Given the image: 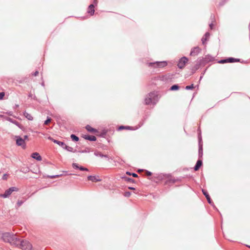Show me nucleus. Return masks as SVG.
<instances>
[{
	"instance_id": "obj_1",
	"label": "nucleus",
	"mask_w": 250,
	"mask_h": 250,
	"mask_svg": "<svg viewBox=\"0 0 250 250\" xmlns=\"http://www.w3.org/2000/svg\"><path fill=\"white\" fill-rule=\"evenodd\" d=\"M158 101V97L156 92H151L146 95L145 102L146 105H149L151 104H155Z\"/></svg>"
},
{
	"instance_id": "obj_2",
	"label": "nucleus",
	"mask_w": 250,
	"mask_h": 250,
	"mask_svg": "<svg viewBox=\"0 0 250 250\" xmlns=\"http://www.w3.org/2000/svg\"><path fill=\"white\" fill-rule=\"evenodd\" d=\"M23 250H31L32 245L27 241L21 240L20 239L18 243V247Z\"/></svg>"
},
{
	"instance_id": "obj_3",
	"label": "nucleus",
	"mask_w": 250,
	"mask_h": 250,
	"mask_svg": "<svg viewBox=\"0 0 250 250\" xmlns=\"http://www.w3.org/2000/svg\"><path fill=\"white\" fill-rule=\"evenodd\" d=\"M167 64V62L166 61H156L148 63V66L153 68H163L166 66Z\"/></svg>"
},
{
	"instance_id": "obj_4",
	"label": "nucleus",
	"mask_w": 250,
	"mask_h": 250,
	"mask_svg": "<svg viewBox=\"0 0 250 250\" xmlns=\"http://www.w3.org/2000/svg\"><path fill=\"white\" fill-rule=\"evenodd\" d=\"M198 157L199 159H202L203 155V143L202 137L201 136V132L198 133Z\"/></svg>"
},
{
	"instance_id": "obj_5",
	"label": "nucleus",
	"mask_w": 250,
	"mask_h": 250,
	"mask_svg": "<svg viewBox=\"0 0 250 250\" xmlns=\"http://www.w3.org/2000/svg\"><path fill=\"white\" fill-rule=\"evenodd\" d=\"M19 190L18 188L12 187L7 190H6L4 193L0 194V197H2L4 198H8L13 191H18Z\"/></svg>"
},
{
	"instance_id": "obj_6",
	"label": "nucleus",
	"mask_w": 250,
	"mask_h": 250,
	"mask_svg": "<svg viewBox=\"0 0 250 250\" xmlns=\"http://www.w3.org/2000/svg\"><path fill=\"white\" fill-rule=\"evenodd\" d=\"M20 238L16 234H13L11 237L9 241H7L6 242L10 243L11 245L14 246L16 247H18V243Z\"/></svg>"
},
{
	"instance_id": "obj_7",
	"label": "nucleus",
	"mask_w": 250,
	"mask_h": 250,
	"mask_svg": "<svg viewBox=\"0 0 250 250\" xmlns=\"http://www.w3.org/2000/svg\"><path fill=\"white\" fill-rule=\"evenodd\" d=\"M16 145L18 146H21L23 148H25L26 147V144L24 141V139L22 138L20 136H16Z\"/></svg>"
},
{
	"instance_id": "obj_8",
	"label": "nucleus",
	"mask_w": 250,
	"mask_h": 250,
	"mask_svg": "<svg viewBox=\"0 0 250 250\" xmlns=\"http://www.w3.org/2000/svg\"><path fill=\"white\" fill-rule=\"evenodd\" d=\"M188 58L184 56L182 57L178 61L177 64L178 67L180 69H183L185 67L186 64L188 62Z\"/></svg>"
},
{
	"instance_id": "obj_9",
	"label": "nucleus",
	"mask_w": 250,
	"mask_h": 250,
	"mask_svg": "<svg viewBox=\"0 0 250 250\" xmlns=\"http://www.w3.org/2000/svg\"><path fill=\"white\" fill-rule=\"evenodd\" d=\"M214 59V57L209 55H208L206 56L205 58L202 59L199 58V60L203 62V64H205L209 62H212Z\"/></svg>"
},
{
	"instance_id": "obj_10",
	"label": "nucleus",
	"mask_w": 250,
	"mask_h": 250,
	"mask_svg": "<svg viewBox=\"0 0 250 250\" xmlns=\"http://www.w3.org/2000/svg\"><path fill=\"white\" fill-rule=\"evenodd\" d=\"M203 64V62H201V61L199 60V59L196 61V63L194 65V66L191 69V74H193L195 73L196 71H197L200 67L201 65Z\"/></svg>"
},
{
	"instance_id": "obj_11",
	"label": "nucleus",
	"mask_w": 250,
	"mask_h": 250,
	"mask_svg": "<svg viewBox=\"0 0 250 250\" xmlns=\"http://www.w3.org/2000/svg\"><path fill=\"white\" fill-rule=\"evenodd\" d=\"M200 51L201 49L199 47L196 46L193 47L190 51V55L191 56H197L200 52Z\"/></svg>"
},
{
	"instance_id": "obj_12",
	"label": "nucleus",
	"mask_w": 250,
	"mask_h": 250,
	"mask_svg": "<svg viewBox=\"0 0 250 250\" xmlns=\"http://www.w3.org/2000/svg\"><path fill=\"white\" fill-rule=\"evenodd\" d=\"M72 166L73 168L76 169H79L81 171H88L89 170L86 167H83V166H80L77 163H73L72 165Z\"/></svg>"
},
{
	"instance_id": "obj_13",
	"label": "nucleus",
	"mask_w": 250,
	"mask_h": 250,
	"mask_svg": "<svg viewBox=\"0 0 250 250\" xmlns=\"http://www.w3.org/2000/svg\"><path fill=\"white\" fill-rule=\"evenodd\" d=\"M13 234V233L10 232L3 233L2 234V239L4 242H6L7 241L9 240Z\"/></svg>"
},
{
	"instance_id": "obj_14",
	"label": "nucleus",
	"mask_w": 250,
	"mask_h": 250,
	"mask_svg": "<svg viewBox=\"0 0 250 250\" xmlns=\"http://www.w3.org/2000/svg\"><path fill=\"white\" fill-rule=\"evenodd\" d=\"M202 192H203V194L205 195V196L206 197V198H207V200L208 201V202L211 205H212L213 204L211 198H210V197L209 195V194L208 193V191L205 189H202Z\"/></svg>"
},
{
	"instance_id": "obj_15",
	"label": "nucleus",
	"mask_w": 250,
	"mask_h": 250,
	"mask_svg": "<svg viewBox=\"0 0 250 250\" xmlns=\"http://www.w3.org/2000/svg\"><path fill=\"white\" fill-rule=\"evenodd\" d=\"M87 179L94 182H100L102 181V179L99 178V176L89 175L87 177Z\"/></svg>"
},
{
	"instance_id": "obj_16",
	"label": "nucleus",
	"mask_w": 250,
	"mask_h": 250,
	"mask_svg": "<svg viewBox=\"0 0 250 250\" xmlns=\"http://www.w3.org/2000/svg\"><path fill=\"white\" fill-rule=\"evenodd\" d=\"M202 165H203V162H202V159H198V160H197V161L194 167V170L195 171L198 170L199 169V168L201 167L202 166Z\"/></svg>"
},
{
	"instance_id": "obj_17",
	"label": "nucleus",
	"mask_w": 250,
	"mask_h": 250,
	"mask_svg": "<svg viewBox=\"0 0 250 250\" xmlns=\"http://www.w3.org/2000/svg\"><path fill=\"white\" fill-rule=\"evenodd\" d=\"M6 120H7V121L10 122V123H12L15 124V125H16L17 126H18L20 128H21V127H22L21 125L17 121H16L11 118H10V117H7Z\"/></svg>"
},
{
	"instance_id": "obj_18",
	"label": "nucleus",
	"mask_w": 250,
	"mask_h": 250,
	"mask_svg": "<svg viewBox=\"0 0 250 250\" xmlns=\"http://www.w3.org/2000/svg\"><path fill=\"white\" fill-rule=\"evenodd\" d=\"M83 137L87 140L90 141H95L97 140L96 137L95 136L90 135H84L83 136Z\"/></svg>"
},
{
	"instance_id": "obj_19",
	"label": "nucleus",
	"mask_w": 250,
	"mask_h": 250,
	"mask_svg": "<svg viewBox=\"0 0 250 250\" xmlns=\"http://www.w3.org/2000/svg\"><path fill=\"white\" fill-rule=\"evenodd\" d=\"M31 157L37 161H40L42 160V157L38 152H34L31 154Z\"/></svg>"
},
{
	"instance_id": "obj_20",
	"label": "nucleus",
	"mask_w": 250,
	"mask_h": 250,
	"mask_svg": "<svg viewBox=\"0 0 250 250\" xmlns=\"http://www.w3.org/2000/svg\"><path fill=\"white\" fill-rule=\"evenodd\" d=\"M95 6L93 4H90L88 7L87 12L91 15L92 16L94 15L95 12L94 10Z\"/></svg>"
},
{
	"instance_id": "obj_21",
	"label": "nucleus",
	"mask_w": 250,
	"mask_h": 250,
	"mask_svg": "<svg viewBox=\"0 0 250 250\" xmlns=\"http://www.w3.org/2000/svg\"><path fill=\"white\" fill-rule=\"evenodd\" d=\"M85 129L87 130V131L91 133H96L98 132L96 129L93 128L88 125H86Z\"/></svg>"
},
{
	"instance_id": "obj_22",
	"label": "nucleus",
	"mask_w": 250,
	"mask_h": 250,
	"mask_svg": "<svg viewBox=\"0 0 250 250\" xmlns=\"http://www.w3.org/2000/svg\"><path fill=\"white\" fill-rule=\"evenodd\" d=\"M227 59L228 63H233L235 62H239L240 60L239 59H236L232 57H229Z\"/></svg>"
},
{
	"instance_id": "obj_23",
	"label": "nucleus",
	"mask_w": 250,
	"mask_h": 250,
	"mask_svg": "<svg viewBox=\"0 0 250 250\" xmlns=\"http://www.w3.org/2000/svg\"><path fill=\"white\" fill-rule=\"evenodd\" d=\"M132 127H133L130 126L120 125L118 127V130L120 131L123 129L132 130Z\"/></svg>"
},
{
	"instance_id": "obj_24",
	"label": "nucleus",
	"mask_w": 250,
	"mask_h": 250,
	"mask_svg": "<svg viewBox=\"0 0 250 250\" xmlns=\"http://www.w3.org/2000/svg\"><path fill=\"white\" fill-rule=\"evenodd\" d=\"M23 115L25 116V117L28 120L32 121L33 120V118L32 116V115L28 113V112L25 111L23 113Z\"/></svg>"
},
{
	"instance_id": "obj_25",
	"label": "nucleus",
	"mask_w": 250,
	"mask_h": 250,
	"mask_svg": "<svg viewBox=\"0 0 250 250\" xmlns=\"http://www.w3.org/2000/svg\"><path fill=\"white\" fill-rule=\"evenodd\" d=\"M62 148L65 149H66V150H67L68 151H69V152H76V150H74L73 148H72V147L67 146L65 144L64 146Z\"/></svg>"
},
{
	"instance_id": "obj_26",
	"label": "nucleus",
	"mask_w": 250,
	"mask_h": 250,
	"mask_svg": "<svg viewBox=\"0 0 250 250\" xmlns=\"http://www.w3.org/2000/svg\"><path fill=\"white\" fill-rule=\"evenodd\" d=\"M179 88H180V86H179V85L177 84H175L172 85L170 87L169 90L171 91H176V90H178V89H179Z\"/></svg>"
},
{
	"instance_id": "obj_27",
	"label": "nucleus",
	"mask_w": 250,
	"mask_h": 250,
	"mask_svg": "<svg viewBox=\"0 0 250 250\" xmlns=\"http://www.w3.org/2000/svg\"><path fill=\"white\" fill-rule=\"evenodd\" d=\"M123 179H124L127 182H130V183H135V181L134 179H132V178H129V177H126V176H124L122 177Z\"/></svg>"
},
{
	"instance_id": "obj_28",
	"label": "nucleus",
	"mask_w": 250,
	"mask_h": 250,
	"mask_svg": "<svg viewBox=\"0 0 250 250\" xmlns=\"http://www.w3.org/2000/svg\"><path fill=\"white\" fill-rule=\"evenodd\" d=\"M53 142L56 144H58L60 146H61L62 148L64 146L65 143L63 142H61L57 140L53 141Z\"/></svg>"
},
{
	"instance_id": "obj_29",
	"label": "nucleus",
	"mask_w": 250,
	"mask_h": 250,
	"mask_svg": "<svg viewBox=\"0 0 250 250\" xmlns=\"http://www.w3.org/2000/svg\"><path fill=\"white\" fill-rule=\"evenodd\" d=\"M70 138L72 139V140L74 142H78L79 140V137L77 136H76V135L73 134H72L70 135Z\"/></svg>"
},
{
	"instance_id": "obj_30",
	"label": "nucleus",
	"mask_w": 250,
	"mask_h": 250,
	"mask_svg": "<svg viewBox=\"0 0 250 250\" xmlns=\"http://www.w3.org/2000/svg\"><path fill=\"white\" fill-rule=\"evenodd\" d=\"M176 182H177V180H176L175 178H170L167 181V183H171V184H174Z\"/></svg>"
},
{
	"instance_id": "obj_31",
	"label": "nucleus",
	"mask_w": 250,
	"mask_h": 250,
	"mask_svg": "<svg viewBox=\"0 0 250 250\" xmlns=\"http://www.w3.org/2000/svg\"><path fill=\"white\" fill-rule=\"evenodd\" d=\"M94 155L96 156H99L101 158H103L104 154H102L101 152L98 151H96L94 152Z\"/></svg>"
},
{
	"instance_id": "obj_32",
	"label": "nucleus",
	"mask_w": 250,
	"mask_h": 250,
	"mask_svg": "<svg viewBox=\"0 0 250 250\" xmlns=\"http://www.w3.org/2000/svg\"><path fill=\"white\" fill-rule=\"evenodd\" d=\"M106 134H107V130L104 129L101 132L100 136L102 137H104L105 136V135H106Z\"/></svg>"
},
{
	"instance_id": "obj_33",
	"label": "nucleus",
	"mask_w": 250,
	"mask_h": 250,
	"mask_svg": "<svg viewBox=\"0 0 250 250\" xmlns=\"http://www.w3.org/2000/svg\"><path fill=\"white\" fill-rule=\"evenodd\" d=\"M126 174L128 175H132L133 177H138V175L135 173H132L129 171H126Z\"/></svg>"
},
{
	"instance_id": "obj_34",
	"label": "nucleus",
	"mask_w": 250,
	"mask_h": 250,
	"mask_svg": "<svg viewBox=\"0 0 250 250\" xmlns=\"http://www.w3.org/2000/svg\"><path fill=\"white\" fill-rule=\"evenodd\" d=\"M194 88V86L193 84H191V85L186 86L185 87V89L186 90H191V89H193Z\"/></svg>"
},
{
	"instance_id": "obj_35",
	"label": "nucleus",
	"mask_w": 250,
	"mask_h": 250,
	"mask_svg": "<svg viewBox=\"0 0 250 250\" xmlns=\"http://www.w3.org/2000/svg\"><path fill=\"white\" fill-rule=\"evenodd\" d=\"M51 121V118L47 117L46 120L44 121V124L45 125H48Z\"/></svg>"
},
{
	"instance_id": "obj_36",
	"label": "nucleus",
	"mask_w": 250,
	"mask_h": 250,
	"mask_svg": "<svg viewBox=\"0 0 250 250\" xmlns=\"http://www.w3.org/2000/svg\"><path fill=\"white\" fill-rule=\"evenodd\" d=\"M23 203H24V201H23L19 200L17 201V208L20 207L21 206V205H22Z\"/></svg>"
},
{
	"instance_id": "obj_37",
	"label": "nucleus",
	"mask_w": 250,
	"mask_h": 250,
	"mask_svg": "<svg viewBox=\"0 0 250 250\" xmlns=\"http://www.w3.org/2000/svg\"><path fill=\"white\" fill-rule=\"evenodd\" d=\"M218 63H228L227 62V59L226 58V59H221L220 60H219L218 62Z\"/></svg>"
},
{
	"instance_id": "obj_38",
	"label": "nucleus",
	"mask_w": 250,
	"mask_h": 250,
	"mask_svg": "<svg viewBox=\"0 0 250 250\" xmlns=\"http://www.w3.org/2000/svg\"><path fill=\"white\" fill-rule=\"evenodd\" d=\"M89 152V148L88 147L86 148L84 150L79 151L81 153H87Z\"/></svg>"
},
{
	"instance_id": "obj_39",
	"label": "nucleus",
	"mask_w": 250,
	"mask_h": 250,
	"mask_svg": "<svg viewBox=\"0 0 250 250\" xmlns=\"http://www.w3.org/2000/svg\"><path fill=\"white\" fill-rule=\"evenodd\" d=\"M145 174H146V176H150L152 175V172H151L149 171H148V170H145Z\"/></svg>"
},
{
	"instance_id": "obj_40",
	"label": "nucleus",
	"mask_w": 250,
	"mask_h": 250,
	"mask_svg": "<svg viewBox=\"0 0 250 250\" xmlns=\"http://www.w3.org/2000/svg\"><path fill=\"white\" fill-rule=\"evenodd\" d=\"M5 96V93L3 92H0V100H1L3 99Z\"/></svg>"
},
{
	"instance_id": "obj_41",
	"label": "nucleus",
	"mask_w": 250,
	"mask_h": 250,
	"mask_svg": "<svg viewBox=\"0 0 250 250\" xmlns=\"http://www.w3.org/2000/svg\"><path fill=\"white\" fill-rule=\"evenodd\" d=\"M131 195V192L129 191H125L124 194L125 197H129Z\"/></svg>"
},
{
	"instance_id": "obj_42",
	"label": "nucleus",
	"mask_w": 250,
	"mask_h": 250,
	"mask_svg": "<svg viewBox=\"0 0 250 250\" xmlns=\"http://www.w3.org/2000/svg\"><path fill=\"white\" fill-rule=\"evenodd\" d=\"M202 43L203 44H206V41L207 40V38L203 37L202 38Z\"/></svg>"
},
{
	"instance_id": "obj_43",
	"label": "nucleus",
	"mask_w": 250,
	"mask_h": 250,
	"mask_svg": "<svg viewBox=\"0 0 250 250\" xmlns=\"http://www.w3.org/2000/svg\"><path fill=\"white\" fill-rule=\"evenodd\" d=\"M61 175H55L49 176L48 177H50V178L53 179V178L59 177Z\"/></svg>"
},
{
	"instance_id": "obj_44",
	"label": "nucleus",
	"mask_w": 250,
	"mask_h": 250,
	"mask_svg": "<svg viewBox=\"0 0 250 250\" xmlns=\"http://www.w3.org/2000/svg\"><path fill=\"white\" fill-rule=\"evenodd\" d=\"M8 175L7 174H4L2 176V179L3 180H6L7 179Z\"/></svg>"
},
{
	"instance_id": "obj_45",
	"label": "nucleus",
	"mask_w": 250,
	"mask_h": 250,
	"mask_svg": "<svg viewBox=\"0 0 250 250\" xmlns=\"http://www.w3.org/2000/svg\"><path fill=\"white\" fill-rule=\"evenodd\" d=\"M207 69H206L202 73V75L201 76H200V80L199 81H201V79H202L203 77V75L205 74V72H206V71Z\"/></svg>"
},
{
	"instance_id": "obj_46",
	"label": "nucleus",
	"mask_w": 250,
	"mask_h": 250,
	"mask_svg": "<svg viewBox=\"0 0 250 250\" xmlns=\"http://www.w3.org/2000/svg\"><path fill=\"white\" fill-rule=\"evenodd\" d=\"M210 34L208 32H206L204 35V37L207 38L209 36Z\"/></svg>"
},
{
	"instance_id": "obj_47",
	"label": "nucleus",
	"mask_w": 250,
	"mask_h": 250,
	"mask_svg": "<svg viewBox=\"0 0 250 250\" xmlns=\"http://www.w3.org/2000/svg\"><path fill=\"white\" fill-rule=\"evenodd\" d=\"M39 74L38 71H36L32 75L34 76H37Z\"/></svg>"
},
{
	"instance_id": "obj_48",
	"label": "nucleus",
	"mask_w": 250,
	"mask_h": 250,
	"mask_svg": "<svg viewBox=\"0 0 250 250\" xmlns=\"http://www.w3.org/2000/svg\"><path fill=\"white\" fill-rule=\"evenodd\" d=\"M98 4V0H93V4L94 5H97Z\"/></svg>"
},
{
	"instance_id": "obj_49",
	"label": "nucleus",
	"mask_w": 250,
	"mask_h": 250,
	"mask_svg": "<svg viewBox=\"0 0 250 250\" xmlns=\"http://www.w3.org/2000/svg\"><path fill=\"white\" fill-rule=\"evenodd\" d=\"M48 139L49 140H51L53 142V141L55 140V139H53L52 137L49 136Z\"/></svg>"
},
{
	"instance_id": "obj_50",
	"label": "nucleus",
	"mask_w": 250,
	"mask_h": 250,
	"mask_svg": "<svg viewBox=\"0 0 250 250\" xmlns=\"http://www.w3.org/2000/svg\"><path fill=\"white\" fill-rule=\"evenodd\" d=\"M128 188L131 190H135V188L134 187H129Z\"/></svg>"
},
{
	"instance_id": "obj_51",
	"label": "nucleus",
	"mask_w": 250,
	"mask_h": 250,
	"mask_svg": "<svg viewBox=\"0 0 250 250\" xmlns=\"http://www.w3.org/2000/svg\"><path fill=\"white\" fill-rule=\"evenodd\" d=\"M209 26L210 28V29H212V27H213V23H211L210 24H209Z\"/></svg>"
},
{
	"instance_id": "obj_52",
	"label": "nucleus",
	"mask_w": 250,
	"mask_h": 250,
	"mask_svg": "<svg viewBox=\"0 0 250 250\" xmlns=\"http://www.w3.org/2000/svg\"><path fill=\"white\" fill-rule=\"evenodd\" d=\"M225 0H223V1H222V2H220V4H219V5H220V6L223 5L224 4V1H225Z\"/></svg>"
},
{
	"instance_id": "obj_53",
	"label": "nucleus",
	"mask_w": 250,
	"mask_h": 250,
	"mask_svg": "<svg viewBox=\"0 0 250 250\" xmlns=\"http://www.w3.org/2000/svg\"><path fill=\"white\" fill-rule=\"evenodd\" d=\"M28 136H27V135H24V139H24V140H26V139H28Z\"/></svg>"
},
{
	"instance_id": "obj_54",
	"label": "nucleus",
	"mask_w": 250,
	"mask_h": 250,
	"mask_svg": "<svg viewBox=\"0 0 250 250\" xmlns=\"http://www.w3.org/2000/svg\"><path fill=\"white\" fill-rule=\"evenodd\" d=\"M103 157L105 158H108V155H104V156H103Z\"/></svg>"
},
{
	"instance_id": "obj_55",
	"label": "nucleus",
	"mask_w": 250,
	"mask_h": 250,
	"mask_svg": "<svg viewBox=\"0 0 250 250\" xmlns=\"http://www.w3.org/2000/svg\"><path fill=\"white\" fill-rule=\"evenodd\" d=\"M41 85L43 86H44V82H42V83H41Z\"/></svg>"
},
{
	"instance_id": "obj_56",
	"label": "nucleus",
	"mask_w": 250,
	"mask_h": 250,
	"mask_svg": "<svg viewBox=\"0 0 250 250\" xmlns=\"http://www.w3.org/2000/svg\"><path fill=\"white\" fill-rule=\"evenodd\" d=\"M176 180H177V182L180 181L181 180L180 178H177V179H176Z\"/></svg>"
},
{
	"instance_id": "obj_57",
	"label": "nucleus",
	"mask_w": 250,
	"mask_h": 250,
	"mask_svg": "<svg viewBox=\"0 0 250 250\" xmlns=\"http://www.w3.org/2000/svg\"><path fill=\"white\" fill-rule=\"evenodd\" d=\"M32 94H29L28 95V97H32Z\"/></svg>"
},
{
	"instance_id": "obj_58",
	"label": "nucleus",
	"mask_w": 250,
	"mask_h": 250,
	"mask_svg": "<svg viewBox=\"0 0 250 250\" xmlns=\"http://www.w3.org/2000/svg\"><path fill=\"white\" fill-rule=\"evenodd\" d=\"M143 170H144L143 169H139V170H138V172H140V171H143Z\"/></svg>"
},
{
	"instance_id": "obj_59",
	"label": "nucleus",
	"mask_w": 250,
	"mask_h": 250,
	"mask_svg": "<svg viewBox=\"0 0 250 250\" xmlns=\"http://www.w3.org/2000/svg\"><path fill=\"white\" fill-rule=\"evenodd\" d=\"M247 247L250 248V246H247Z\"/></svg>"
}]
</instances>
